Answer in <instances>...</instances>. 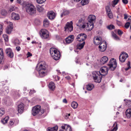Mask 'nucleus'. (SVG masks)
Masks as SVG:
<instances>
[{"label": "nucleus", "instance_id": "obj_1", "mask_svg": "<svg viewBox=\"0 0 131 131\" xmlns=\"http://www.w3.org/2000/svg\"><path fill=\"white\" fill-rule=\"evenodd\" d=\"M39 67L38 70L39 74L41 77H43L47 75L48 72V66L44 61H41L38 64Z\"/></svg>", "mask_w": 131, "mask_h": 131}, {"label": "nucleus", "instance_id": "obj_2", "mask_svg": "<svg viewBox=\"0 0 131 131\" xmlns=\"http://www.w3.org/2000/svg\"><path fill=\"white\" fill-rule=\"evenodd\" d=\"M50 52L52 57L54 60H57L59 59L60 56V52L56 49L51 48Z\"/></svg>", "mask_w": 131, "mask_h": 131}, {"label": "nucleus", "instance_id": "obj_3", "mask_svg": "<svg viewBox=\"0 0 131 131\" xmlns=\"http://www.w3.org/2000/svg\"><path fill=\"white\" fill-rule=\"evenodd\" d=\"M100 71H94L93 72V77L94 81L96 83L101 82L102 77Z\"/></svg>", "mask_w": 131, "mask_h": 131}, {"label": "nucleus", "instance_id": "obj_4", "mask_svg": "<svg viewBox=\"0 0 131 131\" xmlns=\"http://www.w3.org/2000/svg\"><path fill=\"white\" fill-rule=\"evenodd\" d=\"M26 12L29 14L33 15L35 14L36 12L35 7L32 4H28L26 7Z\"/></svg>", "mask_w": 131, "mask_h": 131}, {"label": "nucleus", "instance_id": "obj_5", "mask_svg": "<svg viewBox=\"0 0 131 131\" xmlns=\"http://www.w3.org/2000/svg\"><path fill=\"white\" fill-rule=\"evenodd\" d=\"M108 65L110 70L114 71L117 66V63L116 60L114 58L111 59Z\"/></svg>", "mask_w": 131, "mask_h": 131}, {"label": "nucleus", "instance_id": "obj_6", "mask_svg": "<svg viewBox=\"0 0 131 131\" xmlns=\"http://www.w3.org/2000/svg\"><path fill=\"white\" fill-rule=\"evenodd\" d=\"M40 36L43 39H46L49 37V33L48 31L45 29H42L39 32Z\"/></svg>", "mask_w": 131, "mask_h": 131}, {"label": "nucleus", "instance_id": "obj_7", "mask_svg": "<svg viewBox=\"0 0 131 131\" xmlns=\"http://www.w3.org/2000/svg\"><path fill=\"white\" fill-rule=\"evenodd\" d=\"M41 106L37 105L33 107L32 111V114L34 116H35L37 114L39 115V112L41 109Z\"/></svg>", "mask_w": 131, "mask_h": 131}, {"label": "nucleus", "instance_id": "obj_8", "mask_svg": "<svg viewBox=\"0 0 131 131\" xmlns=\"http://www.w3.org/2000/svg\"><path fill=\"white\" fill-rule=\"evenodd\" d=\"M87 35L84 33H82L79 34L77 37L76 39L79 41H82L86 38Z\"/></svg>", "mask_w": 131, "mask_h": 131}, {"label": "nucleus", "instance_id": "obj_9", "mask_svg": "<svg viewBox=\"0 0 131 131\" xmlns=\"http://www.w3.org/2000/svg\"><path fill=\"white\" fill-rule=\"evenodd\" d=\"M65 30L68 32H71L73 30L72 21L70 23L68 22L64 27Z\"/></svg>", "mask_w": 131, "mask_h": 131}, {"label": "nucleus", "instance_id": "obj_10", "mask_svg": "<svg viewBox=\"0 0 131 131\" xmlns=\"http://www.w3.org/2000/svg\"><path fill=\"white\" fill-rule=\"evenodd\" d=\"M128 57L127 54L124 52H123L119 56V60L120 61L122 62L125 61L126 59Z\"/></svg>", "mask_w": 131, "mask_h": 131}, {"label": "nucleus", "instance_id": "obj_11", "mask_svg": "<svg viewBox=\"0 0 131 131\" xmlns=\"http://www.w3.org/2000/svg\"><path fill=\"white\" fill-rule=\"evenodd\" d=\"M107 45L106 42H102L100 45L99 48V50L101 52L105 51L106 49Z\"/></svg>", "mask_w": 131, "mask_h": 131}, {"label": "nucleus", "instance_id": "obj_12", "mask_svg": "<svg viewBox=\"0 0 131 131\" xmlns=\"http://www.w3.org/2000/svg\"><path fill=\"white\" fill-rule=\"evenodd\" d=\"M108 69L106 67H102L100 69V70L99 71L101 73L102 76L106 75L108 73Z\"/></svg>", "mask_w": 131, "mask_h": 131}, {"label": "nucleus", "instance_id": "obj_13", "mask_svg": "<svg viewBox=\"0 0 131 131\" xmlns=\"http://www.w3.org/2000/svg\"><path fill=\"white\" fill-rule=\"evenodd\" d=\"M7 56L10 58H12L14 56V53L12 50L10 48L6 49L5 50Z\"/></svg>", "mask_w": 131, "mask_h": 131}, {"label": "nucleus", "instance_id": "obj_14", "mask_svg": "<svg viewBox=\"0 0 131 131\" xmlns=\"http://www.w3.org/2000/svg\"><path fill=\"white\" fill-rule=\"evenodd\" d=\"M102 38L100 37H95L94 38V42L96 45H98L101 43Z\"/></svg>", "mask_w": 131, "mask_h": 131}, {"label": "nucleus", "instance_id": "obj_15", "mask_svg": "<svg viewBox=\"0 0 131 131\" xmlns=\"http://www.w3.org/2000/svg\"><path fill=\"white\" fill-rule=\"evenodd\" d=\"M63 130H60L59 131H71V127L67 125H65L64 126H61Z\"/></svg>", "mask_w": 131, "mask_h": 131}, {"label": "nucleus", "instance_id": "obj_16", "mask_svg": "<svg viewBox=\"0 0 131 131\" xmlns=\"http://www.w3.org/2000/svg\"><path fill=\"white\" fill-rule=\"evenodd\" d=\"M24 108V104L22 103H21L18 106V113L20 114L22 113L23 111Z\"/></svg>", "mask_w": 131, "mask_h": 131}, {"label": "nucleus", "instance_id": "obj_17", "mask_svg": "<svg viewBox=\"0 0 131 131\" xmlns=\"http://www.w3.org/2000/svg\"><path fill=\"white\" fill-rule=\"evenodd\" d=\"M47 15L48 18L50 19H54L55 17V14L52 11L49 12L47 14Z\"/></svg>", "mask_w": 131, "mask_h": 131}, {"label": "nucleus", "instance_id": "obj_18", "mask_svg": "<svg viewBox=\"0 0 131 131\" xmlns=\"http://www.w3.org/2000/svg\"><path fill=\"white\" fill-rule=\"evenodd\" d=\"M86 30L88 31H90L93 27V23L92 22H89L86 24Z\"/></svg>", "mask_w": 131, "mask_h": 131}, {"label": "nucleus", "instance_id": "obj_19", "mask_svg": "<svg viewBox=\"0 0 131 131\" xmlns=\"http://www.w3.org/2000/svg\"><path fill=\"white\" fill-rule=\"evenodd\" d=\"M74 36L73 35L69 36L66 39V43H69L71 42L74 40Z\"/></svg>", "mask_w": 131, "mask_h": 131}, {"label": "nucleus", "instance_id": "obj_20", "mask_svg": "<svg viewBox=\"0 0 131 131\" xmlns=\"http://www.w3.org/2000/svg\"><path fill=\"white\" fill-rule=\"evenodd\" d=\"M11 17L12 19L14 20H18L20 18L19 15L14 13H13L12 14Z\"/></svg>", "mask_w": 131, "mask_h": 131}, {"label": "nucleus", "instance_id": "obj_21", "mask_svg": "<svg viewBox=\"0 0 131 131\" xmlns=\"http://www.w3.org/2000/svg\"><path fill=\"white\" fill-rule=\"evenodd\" d=\"M108 60V58L106 56L102 57L100 60V63L101 64H104L106 63Z\"/></svg>", "mask_w": 131, "mask_h": 131}, {"label": "nucleus", "instance_id": "obj_22", "mask_svg": "<svg viewBox=\"0 0 131 131\" xmlns=\"http://www.w3.org/2000/svg\"><path fill=\"white\" fill-rule=\"evenodd\" d=\"M48 86L51 90L53 91L55 89V85L53 82H50Z\"/></svg>", "mask_w": 131, "mask_h": 131}, {"label": "nucleus", "instance_id": "obj_23", "mask_svg": "<svg viewBox=\"0 0 131 131\" xmlns=\"http://www.w3.org/2000/svg\"><path fill=\"white\" fill-rule=\"evenodd\" d=\"M89 22H92L94 21L96 19V17L94 15H90L88 17Z\"/></svg>", "mask_w": 131, "mask_h": 131}, {"label": "nucleus", "instance_id": "obj_24", "mask_svg": "<svg viewBox=\"0 0 131 131\" xmlns=\"http://www.w3.org/2000/svg\"><path fill=\"white\" fill-rule=\"evenodd\" d=\"M126 114L128 118H131V109H128L126 110Z\"/></svg>", "mask_w": 131, "mask_h": 131}, {"label": "nucleus", "instance_id": "obj_25", "mask_svg": "<svg viewBox=\"0 0 131 131\" xmlns=\"http://www.w3.org/2000/svg\"><path fill=\"white\" fill-rule=\"evenodd\" d=\"M94 88V85L92 84H89L86 86V89L89 91H91Z\"/></svg>", "mask_w": 131, "mask_h": 131}, {"label": "nucleus", "instance_id": "obj_26", "mask_svg": "<svg viewBox=\"0 0 131 131\" xmlns=\"http://www.w3.org/2000/svg\"><path fill=\"white\" fill-rule=\"evenodd\" d=\"M85 44V42L83 41L82 43H79L77 45V49L81 50L82 49L84 45Z\"/></svg>", "mask_w": 131, "mask_h": 131}, {"label": "nucleus", "instance_id": "obj_27", "mask_svg": "<svg viewBox=\"0 0 131 131\" xmlns=\"http://www.w3.org/2000/svg\"><path fill=\"white\" fill-rule=\"evenodd\" d=\"M4 58V55L3 52V49L0 48V64L1 63L3 60Z\"/></svg>", "mask_w": 131, "mask_h": 131}, {"label": "nucleus", "instance_id": "obj_28", "mask_svg": "<svg viewBox=\"0 0 131 131\" xmlns=\"http://www.w3.org/2000/svg\"><path fill=\"white\" fill-rule=\"evenodd\" d=\"M58 129V126H56L52 128H48L47 129V131H57Z\"/></svg>", "mask_w": 131, "mask_h": 131}, {"label": "nucleus", "instance_id": "obj_29", "mask_svg": "<svg viewBox=\"0 0 131 131\" xmlns=\"http://www.w3.org/2000/svg\"><path fill=\"white\" fill-rule=\"evenodd\" d=\"M21 42L18 39H15L13 42V43L16 46L19 45L20 43Z\"/></svg>", "mask_w": 131, "mask_h": 131}, {"label": "nucleus", "instance_id": "obj_30", "mask_svg": "<svg viewBox=\"0 0 131 131\" xmlns=\"http://www.w3.org/2000/svg\"><path fill=\"white\" fill-rule=\"evenodd\" d=\"M112 37L114 39L116 40H120V38L114 32L112 33Z\"/></svg>", "mask_w": 131, "mask_h": 131}, {"label": "nucleus", "instance_id": "obj_31", "mask_svg": "<svg viewBox=\"0 0 131 131\" xmlns=\"http://www.w3.org/2000/svg\"><path fill=\"white\" fill-rule=\"evenodd\" d=\"M9 119V117L8 116H6L5 118L2 119L1 121L3 124H5L7 123Z\"/></svg>", "mask_w": 131, "mask_h": 131}, {"label": "nucleus", "instance_id": "obj_32", "mask_svg": "<svg viewBox=\"0 0 131 131\" xmlns=\"http://www.w3.org/2000/svg\"><path fill=\"white\" fill-rule=\"evenodd\" d=\"M71 105L73 108L75 109L77 108L78 106V104L76 102L73 101L72 102Z\"/></svg>", "mask_w": 131, "mask_h": 131}, {"label": "nucleus", "instance_id": "obj_33", "mask_svg": "<svg viewBox=\"0 0 131 131\" xmlns=\"http://www.w3.org/2000/svg\"><path fill=\"white\" fill-rule=\"evenodd\" d=\"M13 28L7 27L6 29V32L8 34H10L12 31Z\"/></svg>", "mask_w": 131, "mask_h": 131}, {"label": "nucleus", "instance_id": "obj_34", "mask_svg": "<svg viewBox=\"0 0 131 131\" xmlns=\"http://www.w3.org/2000/svg\"><path fill=\"white\" fill-rule=\"evenodd\" d=\"M89 1V0H82L81 1L80 3L83 6L88 4Z\"/></svg>", "mask_w": 131, "mask_h": 131}, {"label": "nucleus", "instance_id": "obj_35", "mask_svg": "<svg viewBox=\"0 0 131 131\" xmlns=\"http://www.w3.org/2000/svg\"><path fill=\"white\" fill-rule=\"evenodd\" d=\"M117 123L115 122L113 125V127L114 128L113 129L110 131H116L117 129Z\"/></svg>", "mask_w": 131, "mask_h": 131}, {"label": "nucleus", "instance_id": "obj_36", "mask_svg": "<svg viewBox=\"0 0 131 131\" xmlns=\"http://www.w3.org/2000/svg\"><path fill=\"white\" fill-rule=\"evenodd\" d=\"M49 24V21L47 19H45L43 21V25L46 27H47Z\"/></svg>", "mask_w": 131, "mask_h": 131}, {"label": "nucleus", "instance_id": "obj_37", "mask_svg": "<svg viewBox=\"0 0 131 131\" xmlns=\"http://www.w3.org/2000/svg\"><path fill=\"white\" fill-rule=\"evenodd\" d=\"M69 12L68 10H65L63 11L61 15V17H62L63 15H66L69 14Z\"/></svg>", "mask_w": 131, "mask_h": 131}, {"label": "nucleus", "instance_id": "obj_38", "mask_svg": "<svg viewBox=\"0 0 131 131\" xmlns=\"http://www.w3.org/2000/svg\"><path fill=\"white\" fill-rule=\"evenodd\" d=\"M107 28L109 30H112L113 29H114L115 27L114 25H110L107 27Z\"/></svg>", "mask_w": 131, "mask_h": 131}, {"label": "nucleus", "instance_id": "obj_39", "mask_svg": "<svg viewBox=\"0 0 131 131\" xmlns=\"http://www.w3.org/2000/svg\"><path fill=\"white\" fill-rule=\"evenodd\" d=\"M5 113V111L3 108H0V116H2Z\"/></svg>", "mask_w": 131, "mask_h": 131}, {"label": "nucleus", "instance_id": "obj_40", "mask_svg": "<svg viewBox=\"0 0 131 131\" xmlns=\"http://www.w3.org/2000/svg\"><path fill=\"white\" fill-rule=\"evenodd\" d=\"M119 0H114L113 2V3L112 4V6L113 7H114L115 5L117 4L119 2Z\"/></svg>", "mask_w": 131, "mask_h": 131}, {"label": "nucleus", "instance_id": "obj_41", "mask_svg": "<svg viewBox=\"0 0 131 131\" xmlns=\"http://www.w3.org/2000/svg\"><path fill=\"white\" fill-rule=\"evenodd\" d=\"M3 37L4 38L5 42H7L8 41V36L6 34H4L3 35Z\"/></svg>", "mask_w": 131, "mask_h": 131}, {"label": "nucleus", "instance_id": "obj_42", "mask_svg": "<svg viewBox=\"0 0 131 131\" xmlns=\"http://www.w3.org/2000/svg\"><path fill=\"white\" fill-rule=\"evenodd\" d=\"M4 91L3 93L4 94H6L8 93L9 92V89L7 87H5L4 88Z\"/></svg>", "mask_w": 131, "mask_h": 131}, {"label": "nucleus", "instance_id": "obj_43", "mask_svg": "<svg viewBox=\"0 0 131 131\" xmlns=\"http://www.w3.org/2000/svg\"><path fill=\"white\" fill-rule=\"evenodd\" d=\"M7 13V12L5 10H2L1 12V14L3 16H6Z\"/></svg>", "mask_w": 131, "mask_h": 131}, {"label": "nucleus", "instance_id": "obj_44", "mask_svg": "<svg viewBox=\"0 0 131 131\" xmlns=\"http://www.w3.org/2000/svg\"><path fill=\"white\" fill-rule=\"evenodd\" d=\"M107 14L108 17L110 18L111 19L113 18V15L112 12L109 13H108Z\"/></svg>", "mask_w": 131, "mask_h": 131}, {"label": "nucleus", "instance_id": "obj_45", "mask_svg": "<svg viewBox=\"0 0 131 131\" xmlns=\"http://www.w3.org/2000/svg\"><path fill=\"white\" fill-rule=\"evenodd\" d=\"M106 10L107 13L111 12L110 7L108 6H107L106 7Z\"/></svg>", "mask_w": 131, "mask_h": 131}, {"label": "nucleus", "instance_id": "obj_46", "mask_svg": "<svg viewBox=\"0 0 131 131\" xmlns=\"http://www.w3.org/2000/svg\"><path fill=\"white\" fill-rule=\"evenodd\" d=\"M37 10L39 12H41L43 11L44 8L42 6H40L37 8Z\"/></svg>", "mask_w": 131, "mask_h": 131}, {"label": "nucleus", "instance_id": "obj_47", "mask_svg": "<svg viewBox=\"0 0 131 131\" xmlns=\"http://www.w3.org/2000/svg\"><path fill=\"white\" fill-rule=\"evenodd\" d=\"M116 24L117 25L119 26H121L122 25V23L120 21L118 20L117 19L116 20Z\"/></svg>", "mask_w": 131, "mask_h": 131}, {"label": "nucleus", "instance_id": "obj_48", "mask_svg": "<svg viewBox=\"0 0 131 131\" xmlns=\"http://www.w3.org/2000/svg\"><path fill=\"white\" fill-rule=\"evenodd\" d=\"M37 3L39 4H42L44 3L46 0H36Z\"/></svg>", "mask_w": 131, "mask_h": 131}, {"label": "nucleus", "instance_id": "obj_49", "mask_svg": "<svg viewBox=\"0 0 131 131\" xmlns=\"http://www.w3.org/2000/svg\"><path fill=\"white\" fill-rule=\"evenodd\" d=\"M117 33L119 36H121L123 33V32L120 29H118L117 30Z\"/></svg>", "mask_w": 131, "mask_h": 131}, {"label": "nucleus", "instance_id": "obj_50", "mask_svg": "<svg viewBox=\"0 0 131 131\" xmlns=\"http://www.w3.org/2000/svg\"><path fill=\"white\" fill-rule=\"evenodd\" d=\"M127 65L128 66V67L127 68H126L125 69L126 71L127 70L130 68V62L129 61H128V62L127 63Z\"/></svg>", "mask_w": 131, "mask_h": 131}, {"label": "nucleus", "instance_id": "obj_51", "mask_svg": "<svg viewBox=\"0 0 131 131\" xmlns=\"http://www.w3.org/2000/svg\"><path fill=\"white\" fill-rule=\"evenodd\" d=\"M127 101V102L126 105L128 107L131 108V101L129 100Z\"/></svg>", "mask_w": 131, "mask_h": 131}, {"label": "nucleus", "instance_id": "obj_52", "mask_svg": "<svg viewBox=\"0 0 131 131\" xmlns=\"http://www.w3.org/2000/svg\"><path fill=\"white\" fill-rule=\"evenodd\" d=\"M130 25V23H129V22H127L125 24V27L127 29L128 28L129 26Z\"/></svg>", "mask_w": 131, "mask_h": 131}, {"label": "nucleus", "instance_id": "obj_53", "mask_svg": "<svg viewBox=\"0 0 131 131\" xmlns=\"http://www.w3.org/2000/svg\"><path fill=\"white\" fill-rule=\"evenodd\" d=\"M7 24L8 25V27L13 28V25L12 23L9 22L7 23Z\"/></svg>", "mask_w": 131, "mask_h": 131}, {"label": "nucleus", "instance_id": "obj_54", "mask_svg": "<svg viewBox=\"0 0 131 131\" xmlns=\"http://www.w3.org/2000/svg\"><path fill=\"white\" fill-rule=\"evenodd\" d=\"M14 122L13 121V120L10 119L9 121L8 125L9 126H12L14 124Z\"/></svg>", "mask_w": 131, "mask_h": 131}, {"label": "nucleus", "instance_id": "obj_55", "mask_svg": "<svg viewBox=\"0 0 131 131\" xmlns=\"http://www.w3.org/2000/svg\"><path fill=\"white\" fill-rule=\"evenodd\" d=\"M44 111L42 109V110L40 109V111L39 112V115H41L42 114H43L44 113Z\"/></svg>", "mask_w": 131, "mask_h": 131}, {"label": "nucleus", "instance_id": "obj_56", "mask_svg": "<svg viewBox=\"0 0 131 131\" xmlns=\"http://www.w3.org/2000/svg\"><path fill=\"white\" fill-rule=\"evenodd\" d=\"M16 49L17 51H19L21 49L20 47L19 46H17L16 48Z\"/></svg>", "mask_w": 131, "mask_h": 131}, {"label": "nucleus", "instance_id": "obj_57", "mask_svg": "<svg viewBox=\"0 0 131 131\" xmlns=\"http://www.w3.org/2000/svg\"><path fill=\"white\" fill-rule=\"evenodd\" d=\"M27 57H29L31 56H32V54L30 52H28L27 53Z\"/></svg>", "mask_w": 131, "mask_h": 131}, {"label": "nucleus", "instance_id": "obj_58", "mask_svg": "<svg viewBox=\"0 0 131 131\" xmlns=\"http://www.w3.org/2000/svg\"><path fill=\"white\" fill-rule=\"evenodd\" d=\"M124 4H126L128 3V1L127 0H122Z\"/></svg>", "mask_w": 131, "mask_h": 131}, {"label": "nucleus", "instance_id": "obj_59", "mask_svg": "<svg viewBox=\"0 0 131 131\" xmlns=\"http://www.w3.org/2000/svg\"><path fill=\"white\" fill-rule=\"evenodd\" d=\"M124 18L125 19H126L128 17V16L127 14H124Z\"/></svg>", "mask_w": 131, "mask_h": 131}, {"label": "nucleus", "instance_id": "obj_60", "mask_svg": "<svg viewBox=\"0 0 131 131\" xmlns=\"http://www.w3.org/2000/svg\"><path fill=\"white\" fill-rule=\"evenodd\" d=\"M15 10L14 7H11L10 8V11H12Z\"/></svg>", "mask_w": 131, "mask_h": 131}, {"label": "nucleus", "instance_id": "obj_61", "mask_svg": "<svg viewBox=\"0 0 131 131\" xmlns=\"http://www.w3.org/2000/svg\"><path fill=\"white\" fill-rule=\"evenodd\" d=\"M65 78L68 80H70L71 79V78H70V77L69 76L66 77H65Z\"/></svg>", "mask_w": 131, "mask_h": 131}, {"label": "nucleus", "instance_id": "obj_62", "mask_svg": "<svg viewBox=\"0 0 131 131\" xmlns=\"http://www.w3.org/2000/svg\"><path fill=\"white\" fill-rule=\"evenodd\" d=\"M70 115V114L69 113L68 114V115H67L65 117V118L66 119L68 118L69 116Z\"/></svg>", "mask_w": 131, "mask_h": 131}, {"label": "nucleus", "instance_id": "obj_63", "mask_svg": "<svg viewBox=\"0 0 131 131\" xmlns=\"http://www.w3.org/2000/svg\"><path fill=\"white\" fill-rule=\"evenodd\" d=\"M63 102L65 103H67V100L66 99H64L63 100Z\"/></svg>", "mask_w": 131, "mask_h": 131}, {"label": "nucleus", "instance_id": "obj_64", "mask_svg": "<svg viewBox=\"0 0 131 131\" xmlns=\"http://www.w3.org/2000/svg\"><path fill=\"white\" fill-rule=\"evenodd\" d=\"M35 92V90H30V92H29V93L30 94V93H34Z\"/></svg>", "mask_w": 131, "mask_h": 131}]
</instances>
